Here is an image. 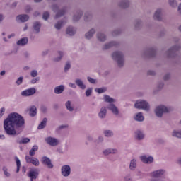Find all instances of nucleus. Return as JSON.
<instances>
[{"mask_svg":"<svg viewBox=\"0 0 181 181\" xmlns=\"http://www.w3.org/2000/svg\"><path fill=\"white\" fill-rule=\"evenodd\" d=\"M4 128L7 135L15 136L25 128V119L19 113H11L4 121Z\"/></svg>","mask_w":181,"mask_h":181,"instance_id":"1","label":"nucleus"},{"mask_svg":"<svg viewBox=\"0 0 181 181\" xmlns=\"http://www.w3.org/2000/svg\"><path fill=\"white\" fill-rule=\"evenodd\" d=\"M112 59L116 62L118 67H124L125 64V56L121 51H115L112 54Z\"/></svg>","mask_w":181,"mask_h":181,"instance_id":"2","label":"nucleus"},{"mask_svg":"<svg viewBox=\"0 0 181 181\" xmlns=\"http://www.w3.org/2000/svg\"><path fill=\"white\" fill-rule=\"evenodd\" d=\"M170 111H172V107L160 105L156 107L154 112L158 118H162L163 114H168V112H170Z\"/></svg>","mask_w":181,"mask_h":181,"instance_id":"3","label":"nucleus"},{"mask_svg":"<svg viewBox=\"0 0 181 181\" xmlns=\"http://www.w3.org/2000/svg\"><path fill=\"white\" fill-rule=\"evenodd\" d=\"M134 107L137 110H144V111H149L151 108L149 103L144 100H137L134 104Z\"/></svg>","mask_w":181,"mask_h":181,"instance_id":"4","label":"nucleus"},{"mask_svg":"<svg viewBox=\"0 0 181 181\" xmlns=\"http://www.w3.org/2000/svg\"><path fill=\"white\" fill-rule=\"evenodd\" d=\"M45 141L47 145H49V146H57L60 144V140L52 136L46 137Z\"/></svg>","mask_w":181,"mask_h":181,"instance_id":"5","label":"nucleus"},{"mask_svg":"<svg viewBox=\"0 0 181 181\" xmlns=\"http://www.w3.org/2000/svg\"><path fill=\"white\" fill-rule=\"evenodd\" d=\"M180 50V45H175L170 48L167 52V57H176V52Z\"/></svg>","mask_w":181,"mask_h":181,"instance_id":"6","label":"nucleus"},{"mask_svg":"<svg viewBox=\"0 0 181 181\" xmlns=\"http://www.w3.org/2000/svg\"><path fill=\"white\" fill-rule=\"evenodd\" d=\"M61 173L64 177H69L70 176V173H71V168L70 165H65L62 167Z\"/></svg>","mask_w":181,"mask_h":181,"instance_id":"7","label":"nucleus"},{"mask_svg":"<svg viewBox=\"0 0 181 181\" xmlns=\"http://www.w3.org/2000/svg\"><path fill=\"white\" fill-rule=\"evenodd\" d=\"M41 163H42V165L47 166V168H48L49 169H53V163H52V160H50V158H49L48 157L43 156L41 158Z\"/></svg>","mask_w":181,"mask_h":181,"instance_id":"8","label":"nucleus"},{"mask_svg":"<svg viewBox=\"0 0 181 181\" xmlns=\"http://www.w3.org/2000/svg\"><path fill=\"white\" fill-rule=\"evenodd\" d=\"M35 94H36V88H30L21 92V95L23 97H30V95Z\"/></svg>","mask_w":181,"mask_h":181,"instance_id":"9","label":"nucleus"},{"mask_svg":"<svg viewBox=\"0 0 181 181\" xmlns=\"http://www.w3.org/2000/svg\"><path fill=\"white\" fill-rule=\"evenodd\" d=\"M162 16H163V10L162 8H158L153 16V18L154 19V21H162L163 18Z\"/></svg>","mask_w":181,"mask_h":181,"instance_id":"10","label":"nucleus"},{"mask_svg":"<svg viewBox=\"0 0 181 181\" xmlns=\"http://www.w3.org/2000/svg\"><path fill=\"white\" fill-rule=\"evenodd\" d=\"M25 160L27 163H32L34 166H39V165H40L39 159L33 157L31 158L29 156H25Z\"/></svg>","mask_w":181,"mask_h":181,"instance_id":"11","label":"nucleus"},{"mask_svg":"<svg viewBox=\"0 0 181 181\" xmlns=\"http://www.w3.org/2000/svg\"><path fill=\"white\" fill-rule=\"evenodd\" d=\"M39 176V170L37 169H31L28 173V177L30 178V181H33L35 179H37Z\"/></svg>","mask_w":181,"mask_h":181,"instance_id":"12","label":"nucleus"},{"mask_svg":"<svg viewBox=\"0 0 181 181\" xmlns=\"http://www.w3.org/2000/svg\"><path fill=\"white\" fill-rule=\"evenodd\" d=\"M166 173V170L163 169L155 170L151 173L153 177H162L164 174Z\"/></svg>","mask_w":181,"mask_h":181,"instance_id":"13","label":"nucleus"},{"mask_svg":"<svg viewBox=\"0 0 181 181\" xmlns=\"http://www.w3.org/2000/svg\"><path fill=\"white\" fill-rule=\"evenodd\" d=\"M103 153L105 156H108V155H117L118 150L116 148H107L103 151Z\"/></svg>","mask_w":181,"mask_h":181,"instance_id":"14","label":"nucleus"},{"mask_svg":"<svg viewBox=\"0 0 181 181\" xmlns=\"http://www.w3.org/2000/svg\"><path fill=\"white\" fill-rule=\"evenodd\" d=\"M107 109L111 111L114 115H118L119 114V110L113 103L109 104Z\"/></svg>","mask_w":181,"mask_h":181,"instance_id":"15","label":"nucleus"},{"mask_svg":"<svg viewBox=\"0 0 181 181\" xmlns=\"http://www.w3.org/2000/svg\"><path fill=\"white\" fill-rule=\"evenodd\" d=\"M114 46H118V42L115 41H112L108 43H106L102 47V49L108 50V49H111V47H114Z\"/></svg>","mask_w":181,"mask_h":181,"instance_id":"16","label":"nucleus"},{"mask_svg":"<svg viewBox=\"0 0 181 181\" xmlns=\"http://www.w3.org/2000/svg\"><path fill=\"white\" fill-rule=\"evenodd\" d=\"M140 159L143 163H152L153 162V157L152 156H140Z\"/></svg>","mask_w":181,"mask_h":181,"instance_id":"17","label":"nucleus"},{"mask_svg":"<svg viewBox=\"0 0 181 181\" xmlns=\"http://www.w3.org/2000/svg\"><path fill=\"white\" fill-rule=\"evenodd\" d=\"M155 53H156V51L153 48H149L146 49L143 54L144 56H147V57H152L153 56H155Z\"/></svg>","mask_w":181,"mask_h":181,"instance_id":"18","label":"nucleus"},{"mask_svg":"<svg viewBox=\"0 0 181 181\" xmlns=\"http://www.w3.org/2000/svg\"><path fill=\"white\" fill-rule=\"evenodd\" d=\"M83 16V11L81 10L77 11L74 16H73V21L74 22H78L80 19H81V17Z\"/></svg>","mask_w":181,"mask_h":181,"instance_id":"19","label":"nucleus"},{"mask_svg":"<svg viewBox=\"0 0 181 181\" xmlns=\"http://www.w3.org/2000/svg\"><path fill=\"white\" fill-rule=\"evenodd\" d=\"M75 83L76 84V86H78V87H79V88H81V90H86V84H84V82H83V81L80 78H76L75 80Z\"/></svg>","mask_w":181,"mask_h":181,"instance_id":"20","label":"nucleus"},{"mask_svg":"<svg viewBox=\"0 0 181 181\" xmlns=\"http://www.w3.org/2000/svg\"><path fill=\"white\" fill-rule=\"evenodd\" d=\"M120 8H122L123 9H126V8H129V0H122L118 4Z\"/></svg>","mask_w":181,"mask_h":181,"instance_id":"21","label":"nucleus"},{"mask_svg":"<svg viewBox=\"0 0 181 181\" xmlns=\"http://www.w3.org/2000/svg\"><path fill=\"white\" fill-rule=\"evenodd\" d=\"M96 37L99 42H105L107 40V36L101 32L96 34Z\"/></svg>","mask_w":181,"mask_h":181,"instance_id":"22","label":"nucleus"},{"mask_svg":"<svg viewBox=\"0 0 181 181\" xmlns=\"http://www.w3.org/2000/svg\"><path fill=\"white\" fill-rule=\"evenodd\" d=\"M95 34V29L91 28L89 31H88L85 34V37L86 39H88V40H90V39H91Z\"/></svg>","mask_w":181,"mask_h":181,"instance_id":"23","label":"nucleus"},{"mask_svg":"<svg viewBox=\"0 0 181 181\" xmlns=\"http://www.w3.org/2000/svg\"><path fill=\"white\" fill-rule=\"evenodd\" d=\"M134 119L135 121H137L138 122H142L143 121H144L145 117H144L142 112H139L135 115V116L134 117Z\"/></svg>","mask_w":181,"mask_h":181,"instance_id":"24","label":"nucleus"},{"mask_svg":"<svg viewBox=\"0 0 181 181\" xmlns=\"http://www.w3.org/2000/svg\"><path fill=\"white\" fill-rule=\"evenodd\" d=\"M99 118H101L102 119L105 118L107 117V108L105 107H101L99 113H98Z\"/></svg>","mask_w":181,"mask_h":181,"instance_id":"25","label":"nucleus"},{"mask_svg":"<svg viewBox=\"0 0 181 181\" xmlns=\"http://www.w3.org/2000/svg\"><path fill=\"white\" fill-rule=\"evenodd\" d=\"M16 19L19 22H28V21H29V16L26 14H22L17 16Z\"/></svg>","mask_w":181,"mask_h":181,"instance_id":"26","label":"nucleus"},{"mask_svg":"<svg viewBox=\"0 0 181 181\" xmlns=\"http://www.w3.org/2000/svg\"><path fill=\"white\" fill-rule=\"evenodd\" d=\"M28 42L29 39H28V37H23L17 41L16 44L18 45V46H25L28 45Z\"/></svg>","mask_w":181,"mask_h":181,"instance_id":"27","label":"nucleus"},{"mask_svg":"<svg viewBox=\"0 0 181 181\" xmlns=\"http://www.w3.org/2000/svg\"><path fill=\"white\" fill-rule=\"evenodd\" d=\"M37 114V109L36 106H31L29 110V115L30 117H35Z\"/></svg>","mask_w":181,"mask_h":181,"instance_id":"28","label":"nucleus"},{"mask_svg":"<svg viewBox=\"0 0 181 181\" xmlns=\"http://www.w3.org/2000/svg\"><path fill=\"white\" fill-rule=\"evenodd\" d=\"M64 91V86L60 85L54 88L55 94H62Z\"/></svg>","mask_w":181,"mask_h":181,"instance_id":"29","label":"nucleus"},{"mask_svg":"<svg viewBox=\"0 0 181 181\" xmlns=\"http://www.w3.org/2000/svg\"><path fill=\"white\" fill-rule=\"evenodd\" d=\"M66 35H69V36H74L76 35V28L69 26L66 28Z\"/></svg>","mask_w":181,"mask_h":181,"instance_id":"30","label":"nucleus"},{"mask_svg":"<svg viewBox=\"0 0 181 181\" xmlns=\"http://www.w3.org/2000/svg\"><path fill=\"white\" fill-rule=\"evenodd\" d=\"M135 136L136 139H138L139 141H141L145 137V135L144 134V132H142L141 131L137 130L135 132Z\"/></svg>","mask_w":181,"mask_h":181,"instance_id":"31","label":"nucleus"},{"mask_svg":"<svg viewBox=\"0 0 181 181\" xmlns=\"http://www.w3.org/2000/svg\"><path fill=\"white\" fill-rule=\"evenodd\" d=\"M129 169L130 170H135V169H136V159L133 158L131 160L129 163Z\"/></svg>","mask_w":181,"mask_h":181,"instance_id":"32","label":"nucleus"},{"mask_svg":"<svg viewBox=\"0 0 181 181\" xmlns=\"http://www.w3.org/2000/svg\"><path fill=\"white\" fill-rule=\"evenodd\" d=\"M66 23H67V21H66V20L58 21L54 25L55 28H57L58 30H59V29H62V27L63 26V25H66Z\"/></svg>","mask_w":181,"mask_h":181,"instance_id":"33","label":"nucleus"},{"mask_svg":"<svg viewBox=\"0 0 181 181\" xmlns=\"http://www.w3.org/2000/svg\"><path fill=\"white\" fill-rule=\"evenodd\" d=\"M38 150L39 147L37 146H33L29 151L30 156H35V155H36V152H37Z\"/></svg>","mask_w":181,"mask_h":181,"instance_id":"34","label":"nucleus"},{"mask_svg":"<svg viewBox=\"0 0 181 181\" xmlns=\"http://www.w3.org/2000/svg\"><path fill=\"white\" fill-rule=\"evenodd\" d=\"M42 25L39 22H35L33 24V29L35 30V33H39L40 32V27Z\"/></svg>","mask_w":181,"mask_h":181,"instance_id":"35","label":"nucleus"},{"mask_svg":"<svg viewBox=\"0 0 181 181\" xmlns=\"http://www.w3.org/2000/svg\"><path fill=\"white\" fill-rule=\"evenodd\" d=\"M65 106L66 107V110H68V111H70V112L74 111V107L71 105V101L68 100L65 103Z\"/></svg>","mask_w":181,"mask_h":181,"instance_id":"36","label":"nucleus"},{"mask_svg":"<svg viewBox=\"0 0 181 181\" xmlns=\"http://www.w3.org/2000/svg\"><path fill=\"white\" fill-rule=\"evenodd\" d=\"M66 13V8H63L62 10H59L57 11L55 19H59V18H61V16H63Z\"/></svg>","mask_w":181,"mask_h":181,"instance_id":"37","label":"nucleus"},{"mask_svg":"<svg viewBox=\"0 0 181 181\" xmlns=\"http://www.w3.org/2000/svg\"><path fill=\"white\" fill-rule=\"evenodd\" d=\"M83 18L85 22H90V21L93 19V15L91 14V13H85Z\"/></svg>","mask_w":181,"mask_h":181,"instance_id":"38","label":"nucleus"},{"mask_svg":"<svg viewBox=\"0 0 181 181\" xmlns=\"http://www.w3.org/2000/svg\"><path fill=\"white\" fill-rule=\"evenodd\" d=\"M172 136L181 139V130H173L172 132Z\"/></svg>","mask_w":181,"mask_h":181,"instance_id":"39","label":"nucleus"},{"mask_svg":"<svg viewBox=\"0 0 181 181\" xmlns=\"http://www.w3.org/2000/svg\"><path fill=\"white\" fill-rule=\"evenodd\" d=\"M46 122H47V118H44L41 123L38 125V129H43V128H46Z\"/></svg>","mask_w":181,"mask_h":181,"instance_id":"40","label":"nucleus"},{"mask_svg":"<svg viewBox=\"0 0 181 181\" xmlns=\"http://www.w3.org/2000/svg\"><path fill=\"white\" fill-rule=\"evenodd\" d=\"M104 100L105 101V103H110L111 104V103H115V99L110 98V95H104Z\"/></svg>","mask_w":181,"mask_h":181,"instance_id":"41","label":"nucleus"},{"mask_svg":"<svg viewBox=\"0 0 181 181\" xmlns=\"http://www.w3.org/2000/svg\"><path fill=\"white\" fill-rule=\"evenodd\" d=\"M59 57L54 59V62H60L62 59L63 58V56H64V52L63 51H58Z\"/></svg>","mask_w":181,"mask_h":181,"instance_id":"42","label":"nucleus"},{"mask_svg":"<svg viewBox=\"0 0 181 181\" xmlns=\"http://www.w3.org/2000/svg\"><path fill=\"white\" fill-rule=\"evenodd\" d=\"M95 91L98 93V94H103V93H105L107 91V88H96Z\"/></svg>","mask_w":181,"mask_h":181,"instance_id":"43","label":"nucleus"},{"mask_svg":"<svg viewBox=\"0 0 181 181\" xmlns=\"http://www.w3.org/2000/svg\"><path fill=\"white\" fill-rule=\"evenodd\" d=\"M168 4L170 6H172L173 8H176L177 6L176 0H168Z\"/></svg>","mask_w":181,"mask_h":181,"instance_id":"44","label":"nucleus"},{"mask_svg":"<svg viewBox=\"0 0 181 181\" xmlns=\"http://www.w3.org/2000/svg\"><path fill=\"white\" fill-rule=\"evenodd\" d=\"M18 144H29L30 142V139L29 138H23L22 140H20L17 141Z\"/></svg>","mask_w":181,"mask_h":181,"instance_id":"45","label":"nucleus"},{"mask_svg":"<svg viewBox=\"0 0 181 181\" xmlns=\"http://www.w3.org/2000/svg\"><path fill=\"white\" fill-rule=\"evenodd\" d=\"M15 159L17 165L16 173H18L21 169V160L18 157H16Z\"/></svg>","mask_w":181,"mask_h":181,"instance_id":"46","label":"nucleus"},{"mask_svg":"<svg viewBox=\"0 0 181 181\" xmlns=\"http://www.w3.org/2000/svg\"><path fill=\"white\" fill-rule=\"evenodd\" d=\"M104 134H105V136H107V137H110V136H114V133L111 130H105L104 132Z\"/></svg>","mask_w":181,"mask_h":181,"instance_id":"47","label":"nucleus"},{"mask_svg":"<svg viewBox=\"0 0 181 181\" xmlns=\"http://www.w3.org/2000/svg\"><path fill=\"white\" fill-rule=\"evenodd\" d=\"M141 23H142V21L141 20H136L134 23L135 28L139 29V28H141Z\"/></svg>","mask_w":181,"mask_h":181,"instance_id":"48","label":"nucleus"},{"mask_svg":"<svg viewBox=\"0 0 181 181\" xmlns=\"http://www.w3.org/2000/svg\"><path fill=\"white\" fill-rule=\"evenodd\" d=\"M3 172L6 177H9V176H11V173L8 172V168L6 167H3Z\"/></svg>","mask_w":181,"mask_h":181,"instance_id":"49","label":"nucleus"},{"mask_svg":"<svg viewBox=\"0 0 181 181\" xmlns=\"http://www.w3.org/2000/svg\"><path fill=\"white\" fill-rule=\"evenodd\" d=\"M49 16H50V14L49 13V12L46 11L43 13L42 18L44 19V21H47Z\"/></svg>","mask_w":181,"mask_h":181,"instance_id":"50","label":"nucleus"},{"mask_svg":"<svg viewBox=\"0 0 181 181\" xmlns=\"http://www.w3.org/2000/svg\"><path fill=\"white\" fill-rule=\"evenodd\" d=\"M71 67V65L70 64V62H67L64 66V71H69Z\"/></svg>","mask_w":181,"mask_h":181,"instance_id":"51","label":"nucleus"},{"mask_svg":"<svg viewBox=\"0 0 181 181\" xmlns=\"http://www.w3.org/2000/svg\"><path fill=\"white\" fill-rule=\"evenodd\" d=\"M22 83H23V77L21 76L16 81V84H17V86H21Z\"/></svg>","mask_w":181,"mask_h":181,"instance_id":"52","label":"nucleus"},{"mask_svg":"<svg viewBox=\"0 0 181 181\" xmlns=\"http://www.w3.org/2000/svg\"><path fill=\"white\" fill-rule=\"evenodd\" d=\"M40 111H41V112H43L44 114H46V112H47V107H46L45 105H42L40 107Z\"/></svg>","mask_w":181,"mask_h":181,"instance_id":"53","label":"nucleus"},{"mask_svg":"<svg viewBox=\"0 0 181 181\" xmlns=\"http://www.w3.org/2000/svg\"><path fill=\"white\" fill-rule=\"evenodd\" d=\"M93 93V88H89L86 90V97H90L91 95V93Z\"/></svg>","mask_w":181,"mask_h":181,"instance_id":"54","label":"nucleus"},{"mask_svg":"<svg viewBox=\"0 0 181 181\" xmlns=\"http://www.w3.org/2000/svg\"><path fill=\"white\" fill-rule=\"evenodd\" d=\"M87 80H88V81H89V83H90L91 84H95V83L97 82V81H95V79L92 78L90 77V76H88Z\"/></svg>","mask_w":181,"mask_h":181,"instance_id":"55","label":"nucleus"},{"mask_svg":"<svg viewBox=\"0 0 181 181\" xmlns=\"http://www.w3.org/2000/svg\"><path fill=\"white\" fill-rule=\"evenodd\" d=\"M31 77H36L37 76V71L33 70L30 73Z\"/></svg>","mask_w":181,"mask_h":181,"instance_id":"56","label":"nucleus"},{"mask_svg":"<svg viewBox=\"0 0 181 181\" xmlns=\"http://www.w3.org/2000/svg\"><path fill=\"white\" fill-rule=\"evenodd\" d=\"M66 128H69V125L62 124L58 127V130L60 131L61 129H64Z\"/></svg>","mask_w":181,"mask_h":181,"instance_id":"57","label":"nucleus"},{"mask_svg":"<svg viewBox=\"0 0 181 181\" xmlns=\"http://www.w3.org/2000/svg\"><path fill=\"white\" fill-rule=\"evenodd\" d=\"M4 114H5V107H1L0 109V118H2Z\"/></svg>","mask_w":181,"mask_h":181,"instance_id":"58","label":"nucleus"},{"mask_svg":"<svg viewBox=\"0 0 181 181\" xmlns=\"http://www.w3.org/2000/svg\"><path fill=\"white\" fill-rule=\"evenodd\" d=\"M52 11L54 12H57V11H59V6L57 5H56V4H54L52 6Z\"/></svg>","mask_w":181,"mask_h":181,"instance_id":"59","label":"nucleus"},{"mask_svg":"<svg viewBox=\"0 0 181 181\" xmlns=\"http://www.w3.org/2000/svg\"><path fill=\"white\" fill-rule=\"evenodd\" d=\"M103 141H104V137H103L102 136H100L96 142L97 144H100Z\"/></svg>","mask_w":181,"mask_h":181,"instance_id":"60","label":"nucleus"},{"mask_svg":"<svg viewBox=\"0 0 181 181\" xmlns=\"http://www.w3.org/2000/svg\"><path fill=\"white\" fill-rule=\"evenodd\" d=\"M169 78H170V74H166L163 77V80H165V81H168Z\"/></svg>","mask_w":181,"mask_h":181,"instance_id":"61","label":"nucleus"},{"mask_svg":"<svg viewBox=\"0 0 181 181\" xmlns=\"http://www.w3.org/2000/svg\"><path fill=\"white\" fill-rule=\"evenodd\" d=\"M121 33V31L119 30H116L112 33L113 36H117V35H119Z\"/></svg>","mask_w":181,"mask_h":181,"instance_id":"62","label":"nucleus"},{"mask_svg":"<svg viewBox=\"0 0 181 181\" xmlns=\"http://www.w3.org/2000/svg\"><path fill=\"white\" fill-rule=\"evenodd\" d=\"M132 179H131V175H127L124 177V181H131Z\"/></svg>","mask_w":181,"mask_h":181,"instance_id":"63","label":"nucleus"},{"mask_svg":"<svg viewBox=\"0 0 181 181\" xmlns=\"http://www.w3.org/2000/svg\"><path fill=\"white\" fill-rule=\"evenodd\" d=\"M69 86L71 87V88H77V86H76V83H69Z\"/></svg>","mask_w":181,"mask_h":181,"instance_id":"64","label":"nucleus"}]
</instances>
